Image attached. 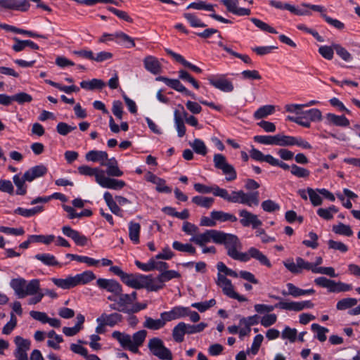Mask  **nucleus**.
<instances>
[{"instance_id": "obj_1", "label": "nucleus", "mask_w": 360, "mask_h": 360, "mask_svg": "<svg viewBox=\"0 0 360 360\" xmlns=\"http://www.w3.org/2000/svg\"><path fill=\"white\" fill-rule=\"evenodd\" d=\"M190 241L200 247L211 241L217 244H223L227 250V255L235 260L247 262L252 258L257 260L262 265L267 267L271 266L268 257L256 248L251 247L246 252H239V250L242 248V244L238 236L233 234L210 229L192 236Z\"/></svg>"}, {"instance_id": "obj_2", "label": "nucleus", "mask_w": 360, "mask_h": 360, "mask_svg": "<svg viewBox=\"0 0 360 360\" xmlns=\"http://www.w3.org/2000/svg\"><path fill=\"white\" fill-rule=\"evenodd\" d=\"M213 194L224 200L232 202L240 203L249 207L257 206L259 202V192L245 193L243 191H233L231 194L225 188H219L218 186L213 187Z\"/></svg>"}, {"instance_id": "obj_3", "label": "nucleus", "mask_w": 360, "mask_h": 360, "mask_svg": "<svg viewBox=\"0 0 360 360\" xmlns=\"http://www.w3.org/2000/svg\"><path fill=\"white\" fill-rule=\"evenodd\" d=\"M147 335V332L145 330H139L130 335L115 330L112 333V338L118 341L120 346L124 349L130 351L134 354L139 352V347L143 344Z\"/></svg>"}, {"instance_id": "obj_4", "label": "nucleus", "mask_w": 360, "mask_h": 360, "mask_svg": "<svg viewBox=\"0 0 360 360\" xmlns=\"http://www.w3.org/2000/svg\"><path fill=\"white\" fill-rule=\"evenodd\" d=\"M10 285L18 298L34 295L40 289V283L38 279H32L27 283V281L22 278H13L11 281Z\"/></svg>"}, {"instance_id": "obj_5", "label": "nucleus", "mask_w": 360, "mask_h": 360, "mask_svg": "<svg viewBox=\"0 0 360 360\" xmlns=\"http://www.w3.org/2000/svg\"><path fill=\"white\" fill-rule=\"evenodd\" d=\"M121 281L127 285L135 289L146 288L150 291H158L161 287L151 285V275L124 273Z\"/></svg>"}, {"instance_id": "obj_6", "label": "nucleus", "mask_w": 360, "mask_h": 360, "mask_svg": "<svg viewBox=\"0 0 360 360\" xmlns=\"http://www.w3.org/2000/svg\"><path fill=\"white\" fill-rule=\"evenodd\" d=\"M216 283L221 288L223 293L228 297L237 300L238 302L247 301L245 297L240 295L235 291L234 286L233 285L231 281L227 278L226 276L218 273Z\"/></svg>"}, {"instance_id": "obj_7", "label": "nucleus", "mask_w": 360, "mask_h": 360, "mask_svg": "<svg viewBox=\"0 0 360 360\" xmlns=\"http://www.w3.org/2000/svg\"><path fill=\"white\" fill-rule=\"evenodd\" d=\"M148 349L152 354L162 360H172V354L159 338H153L148 341Z\"/></svg>"}, {"instance_id": "obj_8", "label": "nucleus", "mask_w": 360, "mask_h": 360, "mask_svg": "<svg viewBox=\"0 0 360 360\" xmlns=\"http://www.w3.org/2000/svg\"><path fill=\"white\" fill-rule=\"evenodd\" d=\"M213 162L214 167L221 169L224 174L226 175V179L228 181H233L237 177V174L234 167L229 164L225 156L222 154L217 153L214 155Z\"/></svg>"}, {"instance_id": "obj_9", "label": "nucleus", "mask_w": 360, "mask_h": 360, "mask_svg": "<svg viewBox=\"0 0 360 360\" xmlns=\"http://www.w3.org/2000/svg\"><path fill=\"white\" fill-rule=\"evenodd\" d=\"M284 266L289 271L295 274H300L303 270L311 271L313 273V269H316L311 262L300 257L295 259V262L292 259L285 262Z\"/></svg>"}, {"instance_id": "obj_10", "label": "nucleus", "mask_w": 360, "mask_h": 360, "mask_svg": "<svg viewBox=\"0 0 360 360\" xmlns=\"http://www.w3.org/2000/svg\"><path fill=\"white\" fill-rule=\"evenodd\" d=\"M271 297L281 300L278 302V307H281V309L289 310V311H300L305 309H312L314 307V304L311 302L310 300H305L302 302H285L282 301L281 298L278 296L272 295Z\"/></svg>"}, {"instance_id": "obj_11", "label": "nucleus", "mask_w": 360, "mask_h": 360, "mask_svg": "<svg viewBox=\"0 0 360 360\" xmlns=\"http://www.w3.org/2000/svg\"><path fill=\"white\" fill-rule=\"evenodd\" d=\"M207 80L210 84L221 91L231 92L233 91V84L226 78V75H210L207 77Z\"/></svg>"}, {"instance_id": "obj_12", "label": "nucleus", "mask_w": 360, "mask_h": 360, "mask_svg": "<svg viewBox=\"0 0 360 360\" xmlns=\"http://www.w3.org/2000/svg\"><path fill=\"white\" fill-rule=\"evenodd\" d=\"M238 214L240 217V223L244 227L251 226L253 229H257L262 225V221L258 218V216L247 210H239Z\"/></svg>"}, {"instance_id": "obj_13", "label": "nucleus", "mask_w": 360, "mask_h": 360, "mask_svg": "<svg viewBox=\"0 0 360 360\" xmlns=\"http://www.w3.org/2000/svg\"><path fill=\"white\" fill-rule=\"evenodd\" d=\"M187 9L193 8L195 10H204V11H212V13L210 15V16L221 22L224 23H232V22L230 20H228L226 18H224V17L216 14L214 9V5L207 4L205 1H200L198 2H192L186 8Z\"/></svg>"}, {"instance_id": "obj_14", "label": "nucleus", "mask_w": 360, "mask_h": 360, "mask_svg": "<svg viewBox=\"0 0 360 360\" xmlns=\"http://www.w3.org/2000/svg\"><path fill=\"white\" fill-rule=\"evenodd\" d=\"M157 81L164 82L167 86L174 89L176 91L183 93L184 95L191 96L193 99H196L195 95L191 91L187 89L177 79H169L166 77L159 76L155 79Z\"/></svg>"}, {"instance_id": "obj_15", "label": "nucleus", "mask_w": 360, "mask_h": 360, "mask_svg": "<svg viewBox=\"0 0 360 360\" xmlns=\"http://www.w3.org/2000/svg\"><path fill=\"white\" fill-rule=\"evenodd\" d=\"M96 182L102 187L114 190H120L126 185L122 180L111 179L105 175L104 172L99 176H96Z\"/></svg>"}, {"instance_id": "obj_16", "label": "nucleus", "mask_w": 360, "mask_h": 360, "mask_svg": "<svg viewBox=\"0 0 360 360\" xmlns=\"http://www.w3.org/2000/svg\"><path fill=\"white\" fill-rule=\"evenodd\" d=\"M181 274L174 270H165L160 273L156 278L152 276L151 285L155 286H161L160 290L164 288V283L167 282L173 278H179Z\"/></svg>"}, {"instance_id": "obj_17", "label": "nucleus", "mask_w": 360, "mask_h": 360, "mask_svg": "<svg viewBox=\"0 0 360 360\" xmlns=\"http://www.w3.org/2000/svg\"><path fill=\"white\" fill-rule=\"evenodd\" d=\"M96 285L103 290L113 293L115 295L120 294L122 292V285L115 280L98 278L96 281Z\"/></svg>"}, {"instance_id": "obj_18", "label": "nucleus", "mask_w": 360, "mask_h": 360, "mask_svg": "<svg viewBox=\"0 0 360 360\" xmlns=\"http://www.w3.org/2000/svg\"><path fill=\"white\" fill-rule=\"evenodd\" d=\"M30 6L26 0H0V6L5 9L27 11Z\"/></svg>"}, {"instance_id": "obj_19", "label": "nucleus", "mask_w": 360, "mask_h": 360, "mask_svg": "<svg viewBox=\"0 0 360 360\" xmlns=\"http://www.w3.org/2000/svg\"><path fill=\"white\" fill-rule=\"evenodd\" d=\"M62 232L65 236L72 239L77 245L84 246L87 244V238L82 235L79 231L72 229L70 226H63Z\"/></svg>"}, {"instance_id": "obj_20", "label": "nucleus", "mask_w": 360, "mask_h": 360, "mask_svg": "<svg viewBox=\"0 0 360 360\" xmlns=\"http://www.w3.org/2000/svg\"><path fill=\"white\" fill-rule=\"evenodd\" d=\"M221 2L226 6L229 12L234 15L245 16L250 14V9L238 7V0H221Z\"/></svg>"}, {"instance_id": "obj_21", "label": "nucleus", "mask_w": 360, "mask_h": 360, "mask_svg": "<svg viewBox=\"0 0 360 360\" xmlns=\"http://www.w3.org/2000/svg\"><path fill=\"white\" fill-rule=\"evenodd\" d=\"M47 171V168L44 165H36L31 167L24 173L25 178L27 181L31 182L34 179L45 175Z\"/></svg>"}, {"instance_id": "obj_22", "label": "nucleus", "mask_w": 360, "mask_h": 360, "mask_svg": "<svg viewBox=\"0 0 360 360\" xmlns=\"http://www.w3.org/2000/svg\"><path fill=\"white\" fill-rule=\"evenodd\" d=\"M143 65L146 70L153 75H158L162 70L161 64L155 57L152 56H148L144 58Z\"/></svg>"}, {"instance_id": "obj_23", "label": "nucleus", "mask_w": 360, "mask_h": 360, "mask_svg": "<svg viewBox=\"0 0 360 360\" xmlns=\"http://www.w3.org/2000/svg\"><path fill=\"white\" fill-rule=\"evenodd\" d=\"M99 318L106 326L111 328L122 322L123 319L122 315L117 312H114L110 314L103 313L99 316Z\"/></svg>"}, {"instance_id": "obj_24", "label": "nucleus", "mask_w": 360, "mask_h": 360, "mask_svg": "<svg viewBox=\"0 0 360 360\" xmlns=\"http://www.w3.org/2000/svg\"><path fill=\"white\" fill-rule=\"evenodd\" d=\"M166 52L168 55L171 56L176 62L181 63L184 67L193 70L196 73L202 72V70L200 68L187 61L181 55L176 53L170 49H166Z\"/></svg>"}, {"instance_id": "obj_25", "label": "nucleus", "mask_w": 360, "mask_h": 360, "mask_svg": "<svg viewBox=\"0 0 360 360\" xmlns=\"http://www.w3.org/2000/svg\"><path fill=\"white\" fill-rule=\"evenodd\" d=\"M85 158L87 161L99 162L101 165H105L108 160V153L102 150H92L86 154Z\"/></svg>"}, {"instance_id": "obj_26", "label": "nucleus", "mask_w": 360, "mask_h": 360, "mask_svg": "<svg viewBox=\"0 0 360 360\" xmlns=\"http://www.w3.org/2000/svg\"><path fill=\"white\" fill-rule=\"evenodd\" d=\"M286 286L288 288V292L283 291L282 294L283 295H290L294 297H297L305 295H313L315 293V290L313 288L303 290L299 288L298 287L295 286L294 284L291 283H287Z\"/></svg>"}, {"instance_id": "obj_27", "label": "nucleus", "mask_w": 360, "mask_h": 360, "mask_svg": "<svg viewBox=\"0 0 360 360\" xmlns=\"http://www.w3.org/2000/svg\"><path fill=\"white\" fill-rule=\"evenodd\" d=\"M84 316L79 314L77 316V323L73 327H63V333L68 337L74 336L77 334L82 328L84 323Z\"/></svg>"}, {"instance_id": "obj_28", "label": "nucleus", "mask_w": 360, "mask_h": 360, "mask_svg": "<svg viewBox=\"0 0 360 360\" xmlns=\"http://www.w3.org/2000/svg\"><path fill=\"white\" fill-rule=\"evenodd\" d=\"M174 120L178 136L181 138L186 134V128L184 124L183 116L179 110H174Z\"/></svg>"}, {"instance_id": "obj_29", "label": "nucleus", "mask_w": 360, "mask_h": 360, "mask_svg": "<svg viewBox=\"0 0 360 360\" xmlns=\"http://www.w3.org/2000/svg\"><path fill=\"white\" fill-rule=\"evenodd\" d=\"M187 334L186 323L179 322L172 330V338L176 342L180 343L184 340V335Z\"/></svg>"}, {"instance_id": "obj_30", "label": "nucleus", "mask_w": 360, "mask_h": 360, "mask_svg": "<svg viewBox=\"0 0 360 360\" xmlns=\"http://www.w3.org/2000/svg\"><path fill=\"white\" fill-rule=\"evenodd\" d=\"M103 199L105 201L110 211L115 215L122 217V210L120 208L117 202L114 200L112 195L109 192H105L103 195Z\"/></svg>"}, {"instance_id": "obj_31", "label": "nucleus", "mask_w": 360, "mask_h": 360, "mask_svg": "<svg viewBox=\"0 0 360 360\" xmlns=\"http://www.w3.org/2000/svg\"><path fill=\"white\" fill-rule=\"evenodd\" d=\"M210 216L215 219V221L225 222V221H231L236 222L238 219L237 217L230 213L224 212L223 211H212L210 212Z\"/></svg>"}, {"instance_id": "obj_32", "label": "nucleus", "mask_w": 360, "mask_h": 360, "mask_svg": "<svg viewBox=\"0 0 360 360\" xmlns=\"http://www.w3.org/2000/svg\"><path fill=\"white\" fill-rule=\"evenodd\" d=\"M0 27H2L7 31H11V32L17 33V34H25L30 37H33V38H39H39H43V39L47 38L45 36L39 34L36 32H32L30 30H25L17 28L14 26L6 25V24L0 25Z\"/></svg>"}, {"instance_id": "obj_33", "label": "nucleus", "mask_w": 360, "mask_h": 360, "mask_svg": "<svg viewBox=\"0 0 360 360\" xmlns=\"http://www.w3.org/2000/svg\"><path fill=\"white\" fill-rule=\"evenodd\" d=\"M75 285H85L96 278V275L91 271H85L74 276Z\"/></svg>"}, {"instance_id": "obj_34", "label": "nucleus", "mask_w": 360, "mask_h": 360, "mask_svg": "<svg viewBox=\"0 0 360 360\" xmlns=\"http://www.w3.org/2000/svg\"><path fill=\"white\" fill-rule=\"evenodd\" d=\"M105 86V83L100 79H92L91 80H84L80 82L81 88L93 91L95 89H102Z\"/></svg>"}, {"instance_id": "obj_35", "label": "nucleus", "mask_w": 360, "mask_h": 360, "mask_svg": "<svg viewBox=\"0 0 360 360\" xmlns=\"http://www.w3.org/2000/svg\"><path fill=\"white\" fill-rule=\"evenodd\" d=\"M34 258L41 262L44 265L49 266H61L60 263L56 260L54 255L49 253H39L34 256Z\"/></svg>"}, {"instance_id": "obj_36", "label": "nucleus", "mask_w": 360, "mask_h": 360, "mask_svg": "<svg viewBox=\"0 0 360 360\" xmlns=\"http://www.w3.org/2000/svg\"><path fill=\"white\" fill-rule=\"evenodd\" d=\"M52 282L62 289H70L76 286L74 276H69L65 278H51Z\"/></svg>"}, {"instance_id": "obj_37", "label": "nucleus", "mask_w": 360, "mask_h": 360, "mask_svg": "<svg viewBox=\"0 0 360 360\" xmlns=\"http://www.w3.org/2000/svg\"><path fill=\"white\" fill-rule=\"evenodd\" d=\"M328 121L335 126L346 127L349 125V120L344 115H336L333 113L326 115Z\"/></svg>"}, {"instance_id": "obj_38", "label": "nucleus", "mask_w": 360, "mask_h": 360, "mask_svg": "<svg viewBox=\"0 0 360 360\" xmlns=\"http://www.w3.org/2000/svg\"><path fill=\"white\" fill-rule=\"evenodd\" d=\"M141 225L133 221L129 223V237L134 244L139 243Z\"/></svg>"}, {"instance_id": "obj_39", "label": "nucleus", "mask_w": 360, "mask_h": 360, "mask_svg": "<svg viewBox=\"0 0 360 360\" xmlns=\"http://www.w3.org/2000/svg\"><path fill=\"white\" fill-rule=\"evenodd\" d=\"M13 183L17 187L16 194L20 195H24L27 193V186L25 184V181H27L25 178V174L22 176H20V174H15L13 177Z\"/></svg>"}, {"instance_id": "obj_40", "label": "nucleus", "mask_w": 360, "mask_h": 360, "mask_svg": "<svg viewBox=\"0 0 360 360\" xmlns=\"http://www.w3.org/2000/svg\"><path fill=\"white\" fill-rule=\"evenodd\" d=\"M113 37L117 39V42L118 44H123L127 49L135 46L134 40L131 37L122 32L115 33Z\"/></svg>"}, {"instance_id": "obj_41", "label": "nucleus", "mask_w": 360, "mask_h": 360, "mask_svg": "<svg viewBox=\"0 0 360 360\" xmlns=\"http://www.w3.org/2000/svg\"><path fill=\"white\" fill-rule=\"evenodd\" d=\"M309 122H317L322 120V113L318 108H312L306 111H301L300 115Z\"/></svg>"}, {"instance_id": "obj_42", "label": "nucleus", "mask_w": 360, "mask_h": 360, "mask_svg": "<svg viewBox=\"0 0 360 360\" xmlns=\"http://www.w3.org/2000/svg\"><path fill=\"white\" fill-rule=\"evenodd\" d=\"M118 296L117 298V311H122L127 314V311H129V308L128 306L131 304L132 302L129 299V294H122V292L120 294H117Z\"/></svg>"}, {"instance_id": "obj_43", "label": "nucleus", "mask_w": 360, "mask_h": 360, "mask_svg": "<svg viewBox=\"0 0 360 360\" xmlns=\"http://www.w3.org/2000/svg\"><path fill=\"white\" fill-rule=\"evenodd\" d=\"M44 210L43 206H36L31 209H25L22 207H18L14 210V213L21 215L25 217H30Z\"/></svg>"}, {"instance_id": "obj_44", "label": "nucleus", "mask_w": 360, "mask_h": 360, "mask_svg": "<svg viewBox=\"0 0 360 360\" xmlns=\"http://www.w3.org/2000/svg\"><path fill=\"white\" fill-rule=\"evenodd\" d=\"M275 112V106L272 105H266L260 107L254 112V118L260 120L272 115Z\"/></svg>"}, {"instance_id": "obj_45", "label": "nucleus", "mask_w": 360, "mask_h": 360, "mask_svg": "<svg viewBox=\"0 0 360 360\" xmlns=\"http://www.w3.org/2000/svg\"><path fill=\"white\" fill-rule=\"evenodd\" d=\"M250 156L254 160L259 162H266L269 165L271 164V160H272L273 158V156L271 155H264L260 150L255 148H252L250 150Z\"/></svg>"}, {"instance_id": "obj_46", "label": "nucleus", "mask_w": 360, "mask_h": 360, "mask_svg": "<svg viewBox=\"0 0 360 360\" xmlns=\"http://www.w3.org/2000/svg\"><path fill=\"white\" fill-rule=\"evenodd\" d=\"M192 202L204 208L209 209L212 207L214 203V199L211 197H205L202 195H196L192 198Z\"/></svg>"}, {"instance_id": "obj_47", "label": "nucleus", "mask_w": 360, "mask_h": 360, "mask_svg": "<svg viewBox=\"0 0 360 360\" xmlns=\"http://www.w3.org/2000/svg\"><path fill=\"white\" fill-rule=\"evenodd\" d=\"M143 327L149 330H157L164 327L163 321L161 319H153L151 317L146 316Z\"/></svg>"}, {"instance_id": "obj_48", "label": "nucleus", "mask_w": 360, "mask_h": 360, "mask_svg": "<svg viewBox=\"0 0 360 360\" xmlns=\"http://www.w3.org/2000/svg\"><path fill=\"white\" fill-rule=\"evenodd\" d=\"M78 172L81 175L89 176H95L96 179V176H99L103 174V170L100 169L99 168H92L88 165H82L78 167Z\"/></svg>"}, {"instance_id": "obj_49", "label": "nucleus", "mask_w": 360, "mask_h": 360, "mask_svg": "<svg viewBox=\"0 0 360 360\" xmlns=\"http://www.w3.org/2000/svg\"><path fill=\"white\" fill-rule=\"evenodd\" d=\"M358 302L356 298L347 297L339 300L336 304V309L340 311L351 309L354 307Z\"/></svg>"}, {"instance_id": "obj_50", "label": "nucleus", "mask_w": 360, "mask_h": 360, "mask_svg": "<svg viewBox=\"0 0 360 360\" xmlns=\"http://www.w3.org/2000/svg\"><path fill=\"white\" fill-rule=\"evenodd\" d=\"M338 212V209L335 205H331L328 208H319L317 210V214L326 220H330L333 218V214Z\"/></svg>"}, {"instance_id": "obj_51", "label": "nucleus", "mask_w": 360, "mask_h": 360, "mask_svg": "<svg viewBox=\"0 0 360 360\" xmlns=\"http://www.w3.org/2000/svg\"><path fill=\"white\" fill-rule=\"evenodd\" d=\"M172 248L177 251L188 252L191 255H195L196 252L195 248L189 243H181L179 241H174L172 243Z\"/></svg>"}, {"instance_id": "obj_52", "label": "nucleus", "mask_w": 360, "mask_h": 360, "mask_svg": "<svg viewBox=\"0 0 360 360\" xmlns=\"http://www.w3.org/2000/svg\"><path fill=\"white\" fill-rule=\"evenodd\" d=\"M45 82L66 94H70L72 92H78L79 91V89L75 85L63 86L59 83L53 82L49 79H46Z\"/></svg>"}, {"instance_id": "obj_53", "label": "nucleus", "mask_w": 360, "mask_h": 360, "mask_svg": "<svg viewBox=\"0 0 360 360\" xmlns=\"http://www.w3.org/2000/svg\"><path fill=\"white\" fill-rule=\"evenodd\" d=\"M47 336L49 338H53V340H49L47 345L49 347L53 348L54 349H59V343L63 342V338L61 335H57L54 330H51L48 333Z\"/></svg>"}, {"instance_id": "obj_54", "label": "nucleus", "mask_w": 360, "mask_h": 360, "mask_svg": "<svg viewBox=\"0 0 360 360\" xmlns=\"http://www.w3.org/2000/svg\"><path fill=\"white\" fill-rule=\"evenodd\" d=\"M219 46H220L222 49H224L225 51L229 53V54L241 59L244 63L247 64H251L252 60L251 58L245 54H240L239 53H237L234 51H233L231 48L228 47L225 44H223V42H219L218 43Z\"/></svg>"}, {"instance_id": "obj_55", "label": "nucleus", "mask_w": 360, "mask_h": 360, "mask_svg": "<svg viewBox=\"0 0 360 360\" xmlns=\"http://www.w3.org/2000/svg\"><path fill=\"white\" fill-rule=\"evenodd\" d=\"M183 15L192 27H205L207 26V25L202 22L194 13H184Z\"/></svg>"}, {"instance_id": "obj_56", "label": "nucleus", "mask_w": 360, "mask_h": 360, "mask_svg": "<svg viewBox=\"0 0 360 360\" xmlns=\"http://www.w3.org/2000/svg\"><path fill=\"white\" fill-rule=\"evenodd\" d=\"M189 144L197 154L205 156L207 153V148L202 140L195 139Z\"/></svg>"}, {"instance_id": "obj_57", "label": "nucleus", "mask_w": 360, "mask_h": 360, "mask_svg": "<svg viewBox=\"0 0 360 360\" xmlns=\"http://www.w3.org/2000/svg\"><path fill=\"white\" fill-rule=\"evenodd\" d=\"M295 136H287L282 134H277L276 146H294Z\"/></svg>"}, {"instance_id": "obj_58", "label": "nucleus", "mask_w": 360, "mask_h": 360, "mask_svg": "<svg viewBox=\"0 0 360 360\" xmlns=\"http://www.w3.org/2000/svg\"><path fill=\"white\" fill-rule=\"evenodd\" d=\"M311 330L316 333V338L320 341V342H324L326 340V334L328 333V329L323 327L318 323H313L311 326Z\"/></svg>"}, {"instance_id": "obj_59", "label": "nucleus", "mask_w": 360, "mask_h": 360, "mask_svg": "<svg viewBox=\"0 0 360 360\" xmlns=\"http://www.w3.org/2000/svg\"><path fill=\"white\" fill-rule=\"evenodd\" d=\"M333 231L337 234L345 236H351L353 235V231L349 225L339 223L338 225L333 226Z\"/></svg>"}, {"instance_id": "obj_60", "label": "nucleus", "mask_w": 360, "mask_h": 360, "mask_svg": "<svg viewBox=\"0 0 360 360\" xmlns=\"http://www.w3.org/2000/svg\"><path fill=\"white\" fill-rule=\"evenodd\" d=\"M254 140L261 144L276 146L277 134L274 136L257 135L254 137Z\"/></svg>"}, {"instance_id": "obj_61", "label": "nucleus", "mask_w": 360, "mask_h": 360, "mask_svg": "<svg viewBox=\"0 0 360 360\" xmlns=\"http://www.w3.org/2000/svg\"><path fill=\"white\" fill-rule=\"evenodd\" d=\"M261 207L264 212L270 213L277 212L281 208L278 203L270 199L263 201L261 204Z\"/></svg>"}, {"instance_id": "obj_62", "label": "nucleus", "mask_w": 360, "mask_h": 360, "mask_svg": "<svg viewBox=\"0 0 360 360\" xmlns=\"http://www.w3.org/2000/svg\"><path fill=\"white\" fill-rule=\"evenodd\" d=\"M290 172L292 175L298 178H307L310 174V172L308 169L295 164L290 166Z\"/></svg>"}, {"instance_id": "obj_63", "label": "nucleus", "mask_w": 360, "mask_h": 360, "mask_svg": "<svg viewBox=\"0 0 360 360\" xmlns=\"http://www.w3.org/2000/svg\"><path fill=\"white\" fill-rule=\"evenodd\" d=\"M250 20L254 23V25L257 27H258L259 29H260L261 30H262L264 32H267L269 33H272V34L277 33L276 30L274 27H271L267 23L262 21L259 19L252 18L250 19Z\"/></svg>"}, {"instance_id": "obj_64", "label": "nucleus", "mask_w": 360, "mask_h": 360, "mask_svg": "<svg viewBox=\"0 0 360 360\" xmlns=\"http://www.w3.org/2000/svg\"><path fill=\"white\" fill-rule=\"evenodd\" d=\"M178 73L179 79L191 83L196 89L200 88L198 82L187 71L184 70H180Z\"/></svg>"}]
</instances>
